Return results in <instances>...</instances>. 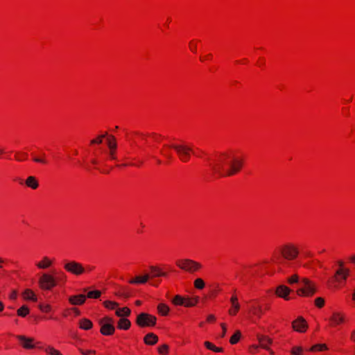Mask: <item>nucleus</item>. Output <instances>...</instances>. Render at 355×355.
<instances>
[{"label":"nucleus","mask_w":355,"mask_h":355,"mask_svg":"<svg viewBox=\"0 0 355 355\" xmlns=\"http://www.w3.org/2000/svg\"><path fill=\"white\" fill-rule=\"evenodd\" d=\"M210 166L219 177L232 176L241 170L243 161L228 153H222L210 164Z\"/></svg>","instance_id":"1"},{"label":"nucleus","mask_w":355,"mask_h":355,"mask_svg":"<svg viewBox=\"0 0 355 355\" xmlns=\"http://www.w3.org/2000/svg\"><path fill=\"white\" fill-rule=\"evenodd\" d=\"M300 284L301 285V288L297 290V293L300 296H312L316 291L313 284L306 278H302Z\"/></svg>","instance_id":"2"},{"label":"nucleus","mask_w":355,"mask_h":355,"mask_svg":"<svg viewBox=\"0 0 355 355\" xmlns=\"http://www.w3.org/2000/svg\"><path fill=\"white\" fill-rule=\"evenodd\" d=\"M176 264L180 268L189 272H193L201 268L199 263L189 259L178 260Z\"/></svg>","instance_id":"3"},{"label":"nucleus","mask_w":355,"mask_h":355,"mask_svg":"<svg viewBox=\"0 0 355 355\" xmlns=\"http://www.w3.org/2000/svg\"><path fill=\"white\" fill-rule=\"evenodd\" d=\"M171 148H173L180 159L183 162H187L190 159V153L193 151L192 148L185 145L173 144L170 146Z\"/></svg>","instance_id":"4"},{"label":"nucleus","mask_w":355,"mask_h":355,"mask_svg":"<svg viewBox=\"0 0 355 355\" xmlns=\"http://www.w3.org/2000/svg\"><path fill=\"white\" fill-rule=\"evenodd\" d=\"M64 268L67 272L77 276L81 275L86 272V269L84 266L75 261L67 262L64 264Z\"/></svg>","instance_id":"5"},{"label":"nucleus","mask_w":355,"mask_h":355,"mask_svg":"<svg viewBox=\"0 0 355 355\" xmlns=\"http://www.w3.org/2000/svg\"><path fill=\"white\" fill-rule=\"evenodd\" d=\"M101 325V333L105 336H110L114 334L115 328L113 325V320L109 317H104L99 320Z\"/></svg>","instance_id":"6"},{"label":"nucleus","mask_w":355,"mask_h":355,"mask_svg":"<svg viewBox=\"0 0 355 355\" xmlns=\"http://www.w3.org/2000/svg\"><path fill=\"white\" fill-rule=\"evenodd\" d=\"M156 320L157 319L155 316L146 313H141L137 315L136 322L141 327H151L156 324Z\"/></svg>","instance_id":"7"},{"label":"nucleus","mask_w":355,"mask_h":355,"mask_svg":"<svg viewBox=\"0 0 355 355\" xmlns=\"http://www.w3.org/2000/svg\"><path fill=\"white\" fill-rule=\"evenodd\" d=\"M38 284L40 287L43 290H51L56 285L55 279L47 273H44L40 277Z\"/></svg>","instance_id":"8"},{"label":"nucleus","mask_w":355,"mask_h":355,"mask_svg":"<svg viewBox=\"0 0 355 355\" xmlns=\"http://www.w3.org/2000/svg\"><path fill=\"white\" fill-rule=\"evenodd\" d=\"M280 253L285 259L292 260L297 257L299 251L295 245L289 243L284 245L280 249Z\"/></svg>","instance_id":"9"},{"label":"nucleus","mask_w":355,"mask_h":355,"mask_svg":"<svg viewBox=\"0 0 355 355\" xmlns=\"http://www.w3.org/2000/svg\"><path fill=\"white\" fill-rule=\"evenodd\" d=\"M349 272L350 270L347 268H338L333 277L334 282L340 283L343 281H346L347 277L349 275Z\"/></svg>","instance_id":"10"},{"label":"nucleus","mask_w":355,"mask_h":355,"mask_svg":"<svg viewBox=\"0 0 355 355\" xmlns=\"http://www.w3.org/2000/svg\"><path fill=\"white\" fill-rule=\"evenodd\" d=\"M292 326L294 330L300 333L304 332L308 328V324L302 317H299L293 321Z\"/></svg>","instance_id":"11"},{"label":"nucleus","mask_w":355,"mask_h":355,"mask_svg":"<svg viewBox=\"0 0 355 355\" xmlns=\"http://www.w3.org/2000/svg\"><path fill=\"white\" fill-rule=\"evenodd\" d=\"M107 146L110 148L109 155L111 159H116V157L114 155L115 150L116 148V143L115 137L112 135H110L107 141Z\"/></svg>","instance_id":"12"},{"label":"nucleus","mask_w":355,"mask_h":355,"mask_svg":"<svg viewBox=\"0 0 355 355\" xmlns=\"http://www.w3.org/2000/svg\"><path fill=\"white\" fill-rule=\"evenodd\" d=\"M291 291V290L288 287L284 285H280L276 289V294L280 297L288 300V295Z\"/></svg>","instance_id":"13"},{"label":"nucleus","mask_w":355,"mask_h":355,"mask_svg":"<svg viewBox=\"0 0 355 355\" xmlns=\"http://www.w3.org/2000/svg\"><path fill=\"white\" fill-rule=\"evenodd\" d=\"M17 338L25 349H33L35 347V345L33 344V338H27L24 336H17Z\"/></svg>","instance_id":"14"},{"label":"nucleus","mask_w":355,"mask_h":355,"mask_svg":"<svg viewBox=\"0 0 355 355\" xmlns=\"http://www.w3.org/2000/svg\"><path fill=\"white\" fill-rule=\"evenodd\" d=\"M86 296L80 294L78 295H73L69 297V301L73 305H81L85 303Z\"/></svg>","instance_id":"15"},{"label":"nucleus","mask_w":355,"mask_h":355,"mask_svg":"<svg viewBox=\"0 0 355 355\" xmlns=\"http://www.w3.org/2000/svg\"><path fill=\"white\" fill-rule=\"evenodd\" d=\"M150 278L149 274H146L143 276H137L135 278L129 280V283L131 284H145Z\"/></svg>","instance_id":"16"},{"label":"nucleus","mask_w":355,"mask_h":355,"mask_svg":"<svg viewBox=\"0 0 355 355\" xmlns=\"http://www.w3.org/2000/svg\"><path fill=\"white\" fill-rule=\"evenodd\" d=\"M257 338L261 347L269 350L268 345L272 343V339L263 335H258Z\"/></svg>","instance_id":"17"},{"label":"nucleus","mask_w":355,"mask_h":355,"mask_svg":"<svg viewBox=\"0 0 355 355\" xmlns=\"http://www.w3.org/2000/svg\"><path fill=\"white\" fill-rule=\"evenodd\" d=\"M345 320V317L340 313H334L332 316L330 318V321L333 325H338Z\"/></svg>","instance_id":"18"},{"label":"nucleus","mask_w":355,"mask_h":355,"mask_svg":"<svg viewBox=\"0 0 355 355\" xmlns=\"http://www.w3.org/2000/svg\"><path fill=\"white\" fill-rule=\"evenodd\" d=\"M158 341V337L153 333H149L144 337V343L146 345H153Z\"/></svg>","instance_id":"19"},{"label":"nucleus","mask_w":355,"mask_h":355,"mask_svg":"<svg viewBox=\"0 0 355 355\" xmlns=\"http://www.w3.org/2000/svg\"><path fill=\"white\" fill-rule=\"evenodd\" d=\"M150 272H151L150 274H149L150 276V278L166 276V272H162L161 270L156 266H150Z\"/></svg>","instance_id":"20"},{"label":"nucleus","mask_w":355,"mask_h":355,"mask_svg":"<svg viewBox=\"0 0 355 355\" xmlns=\"http://www.w3.org/2000/svg\"><path fill=\"white\" fill-rule=\"evenodd\" d=\"M237 297L236 296H232L230 299V301L232 302V306L234 309H230L229 311V313L231 315H235L237 311L239 310L240 306L239 304L237 302Z\"/></svg>","instance_id":"21"},{"label":"nucleus","mask_w":355,"mask_h":355,"mask_svg":"<svg viewBox=\"0 0 355 355\" xmlns=\"http://www.w3.org/2000/svg\"><path fill=\"white\" fill-rule=\"evenodd\" d=\"M51 263L52 261L47 257H44L41 261L36 263V266L40 269H46L51 266Z\"/></svg>","instance_id":"22"},{"label":"nucleus","mask_w":355,"mask_h":355,"mask_svg":"<svg viewBox=\"0 0 355 355\" xmlns=\"http://www.w3.org/2000/svg\"><path fill=\"white\" fill-rule=\"evenodd\" d=\"M26 184L27 187H31L33 189H35L38 187L39 184L36 178L33 176H29L26 180Z\"/></svg>","instance_id":"23"},{"label":"nucleus","mask_w":355,"mask_h":355,"mask_svg":"<svg viewBox=\"0 0 355 355\" xmlns=\"http://www.w3.org/2000/svg\"><path fill=\"white\" fill-rule=\"evenodd\" d=\"M130 322L126 318H121L118 323V327L121 329H128L130 327Z\"/></svg>","instance_id":"24"},{"label":"nucleus","mask_w":355,"mask_h":355,"mask_svg":"<svg viewBox=\"0 0 355 355\" xmlns=\"http://www.w3.org/2000/svg\"><path fill=\"white\" fill-rule=\"evenodd\" d=\"M23 296L26 300H32L33 302L37 301V297L35 293L31 289H26L23 293Z\"/></svg>","instance_id":"25"},{"label":"nucleus","mask_w":355,"mask_h":355,"mask_svg":"<svg viewBox=\"0 0 355 355\" xmlns=\"http://www.w3.org/2000/svg\"><path fill=\"white\" fill-rule=\"evenodd\" d=\"M92 322L91 320L84 318L80 321V327L85 330L90 329L92 327Z\"/></svg>","instance_id":"26"},{"label":"nucleus","mask_w":355,"mask_h":355,"mask_svg":"<svg viewBox=\"0 0 355 355\" xmlns=\"http://www.w3.org/2000/svg\"><path fill=\"white\" fill-rule=\"evenodd\" d=\"M130 314V309L128 307H123L121 309H119L116 311V315L118 317L121 316H128Z\"/></svg>","instance_id":"27"},{"label":"nucleus","mask_w":355,"mask_h":355,"mask_svg":"<svg viewBox=\"0 0 355 355\" xmlns=\"http://www.w3.org/2000/svg\"><path fill=\"white\" fill-rule=\"evenodd\" d=\"M198 297L185 299L184 306L187 307L193 306L198 303Z\"/></svg>","instance_id":"28"},{"label":"nucleus","mask_w":355,"mask_h":355,"mask_svg":"<svg viewBox=\"0 0 355 355\" xmlns=\"http://www.w3.org/2000/svg\"><path fill=\"white\" fill-rule=\"evenodd\" d=\"M158 311L160 314L166 315L169 311V308L164 304H159L157 307Z\"/></svg>","instance_id":"29"},{"label":"nucleus","mask_w":355,"mask_h":355,"mask_svg":"<svg viewBox=\"0 0 355 355\" xmlns=\"http://www.w3.org/2000/svg\"><path fill=\"white\" fill-rule=\"evenodd\" d=\"M29 313V309L27 306L24 305L17 310V315L21 317H26Z\"/></svg>","instance_id":"30"},{"label":"nucleus","mask_w":355,"mask_h":355,"mask_svg":"<svg viewBox=\"0 0 355 355\" xmlns=\"http://www.w3.org/2000/svg\"><path fill=\"white\" fill-rule=\"evenodd\" d=\"M172 302L175 305H184L185 298L180 295H175L172 300Z\"/></svg>","instance_id":"31"},{"label":"nucleus","mask_w":355,"mask_h":355,"mask_svg":"<svg viewBox=\"0 0 355 355\" xmlns=\"http://www.w3.org/2000/svg\"><path fill=\"white\" fill-rule=\"evenodd\" d=\"M205 347L210 349V350H212L215 352H223V348H220V347H217L216 346H214L212 343H211L210 342H208V341H206L205 343Z\"/></svg>","instance_id":"32"},{"label":"nucleus","mask_w":355,"mask_h":355,"mask_svg":"<svg viewBox=\"0 0 355 355\" xmlns=\"http://www.w3.org/2000/svg\"><path fill=\"white\" fill-rule=\"evenodd\" d=\"M241 337V332L236 331V333L230 338V342L231 344L234 345L238 343Z\"/></svg>","instance_id":"33"},{"label":"nucleus","mask_w":355,"mask_h":355,"mask_svg":"<svg viewBox=\"0 0 355 355\" xmlns=\"http://www.w3.org/2000/svg\"><path fill=\"white\" fill-rule=\"evenodd\" d=\"M251 311L252 312V313L255 315H257L259 318L261 317V315L262 313V309L260 306H252L251 307Z\"/></svg>","instance_id":"34"},{"label":"nucleus","mask_w":355,"mask_h":355,"mask_svg":"<svg viewBox=\"0 0 355 355\" xmlns=\"http://www.w3.org/2000/svg\"><path fill=\"white\" fill-rule=\"evenodd\" d=\"M303 352V348L300 346L293 347L291 351L292 355H302Z\"/></svg>","instance_id":"35"},{"label":"nucleus","mask_w":355,"mask_h":355,"mask_svg":"<svg viewBox=\"0 0 355 355\" xmlns=\"http://www.w3.org/2000/svg\"><path fill=\"white\" fill-rule=\"evenodd\" d=\"M116 295L124 298H128L130 295L128 292H127L125 288H122L120 291L116 293Z\"/></svg>","instance_id":"36"},{"label":"nucleus","mask_w":355,"mask_h":355,"mask_svg":"<svg viewBox=\"0 0 355 355\" xmlns=\"http://www.w3.org/2000/svg\"><path fill=\"white\" fill-rule=\"evenodd\" d=\"M327 345H324V344H318V345H313L309 350L310 351H322V350H324V349H327Z\"/></svg>","instance_id":"37"},{"label":"nucleus","mask_w":355,"mask_h":355,"mask_svg":"<svg viewBox=\"0 0 355 355\" xmlns=\"http://www.w3.org/2000/svg\"><path fill=\"white\" fill-rule=\"evenodd\" d=\"M103 304L106 308L110 309H114L119 306L118 303H116L115 302H112V301H105V302H104Z\"/></svg>","instance_id":"38"},{"label":"nucleus","mask_w":355,"mask_h":355,"mask_svg":"<svg viewBox=\"0 0 355 355\" xmlns=\"http://www.w3.org/2000/svg\"><path fill=\"white\" fill-rule=\"evenodd\" d=\"M194 286L198 289H202L205 287V282L202 279L198 278L194 282Z\"/></svg>","instance_id":"39"},{"label":"nucleus","mask_w":355,"mask_h":355,"mask_svg":"<svg viewBox=\"0 0 355 355\" xmlns=\"http://www.w3.org/2000/svg\"><path fill=\"white\" fill-rule=\"evenodd\" d=\"M101 293L99 291H89L87 293V297L97 299L101 296Z\"/></svg>","instance_id":"40"},{"label":"nucleus","mask_w":355,"mask_h":355,"mask_svg":"<svg viewBox=\"0 0 355 355\" xmlns=\"http://www.w3.org/2000/svg\"><path fill=\"white\" fill-rule=\"evenodd\" d=\"M300 281L301 280L300 279V277H298L297 275H293L288 279V282L290 284H295V283L300 284Z\"/></svg>","instance_id":"41"},{"label":"nucleus","mask_w":355,"mask_h":355,"mask_svg":"<svg viewBox=\"0 0 355 355\" xmlns=\"http://www.w3.org/2000/svg\"><path fill=\"white\" fill-rule=\"evenodd\" d=\"M107 136V133L98 136L96 139H92L91 141V144H100L103 141V139L105 138Z\"/></svg>","instance_id":"42"},{"label":"nucleus","mask_w":355,"mask_h":355,"mask_svg":"<svg viewBox=\"0 0 355 355\" xmlns=\"http://www.w3.org/2000/svg\"><path fill=\"white\" fill-rule=\"evenodd\" d=\"M39 309L42 311V312H45V313H47V312H49L51 309V307L50 305L49 304H39Z\"/></svg>","instance_id":"43"},{"label":"nucleus","mask_w":355,"mask_h":355,"mask_svg":"<svg viewBox=\"0 0 355 355\" xmlns=\"http://www.w3.org/2000/svg\"><path fill=\"white\" fill-rule=\"evenodd\" d=\"M315 305L319 308H321L324 304V300L322 297H317L315 300Z\"/></svg>","instance_id":"44"},{"label":"nucleus","mask_w":355,"mask_h":355,"mask_svg":"<svg viewBox=\"0 0 355 355\" xmlns=\"http://www.w3.org/2000/svg\"><path fill=\"white\" fill-rule=\"evenodd\" d=\"M46 352L49 353V354L51 355H62L60 352H58V350L55 349L53 347H49L47 349H46Z\"/></svg>","instance_id":"45"},{"label":"nucleus","mask_w":355,"mask_h":355,"mask_svg":"<svg viewBox=\"0 0 355 355\" xmlns=\"http://www.w3.org/2000/svg\"><path fill=\"white\" fill-rule=\"evenodd\" d=\"M168 349V346L167 345H163L158 348V351L160 354L167 353Z\"/></svg>","instance_id":"46"},{"label":"nucleus","mask_w":355,"mask_h":355,"mask_svg":"<svg viewBox=\"0 0 355 355\" xmlns=\"http://www.w3.org/2000/svg\"><path fill=\"white\" fill-rule=\"evenodd\" d=\"M33 161L35 162H37V163H41V164H46V159H42V158H39V157H34L33 158Z\"/></svg>","instance_id":"47"},{"label":"nucleus","mask_w":355,"mask_h":355,"mask_svg":"<svg viewBox=\"0 0 355 355\" xmlns=\"http://www.w3.org/2000/svg\"><path fill=\"white\" fill-rule=\"evenodd\" d=\"M221 327H222V334H221V337L223 338L225 336V334H226V331H227V329H226V326L225 324L222 323L221 324Z\"/></svg>","instance_id":"48"},{"label":"nucleus","mask_w":355,"mask_h":355,"mask_svg":"<svg viewBox=\"0 0 355 355\" xmlns=\"http://www.w3.org/2000/svg\"><path fill=\"white\" fill-rule=\"evenodd\" d=\"M80 352L84 354V355H88V354H94L95 352L94 351H92V350H83V349H80Z\"/></svg>","instance_id":"49"},{"label":"nucleus","mask_w":355,"mask_h":355,"mask_svg":"<svg viewBox=\"0 0 355 355\" xmlns=\"http://www.w3.org/2000/svg\"><path fill=\"white\" fill-rule=\"evenodd\" d=\"M17 297V292L16 291H12V293L10 294V298L11 300H15Z\"/></svg>","instance_id":"50"},{"label":"nucleus","mask_w":355,"mask_h":355,"mask_svg":"<svg viewBox=\"0 0 355 355\" xmlns=\"http://www.w3.org/2000/svg\"><path fill=\"white\" fill-rule=\"evenodd\" d=\"M337 263H338V265L339 266V268H345L344 267V262L343 261L339 260V261H337Z\"/></svg>","instance_id":"51"},{"label":"nucleus","mask_w":355,"mask_h":355,"mask_svg":"<svg viewBox=\"0 0 355 355\" xmlns=\"http://www.w3.org/2000/svg\"><path fill=\"white\" fill-rule=\"evenodd\" d=\"M215 320V317L214 315H208L207 317V321L209 322H211V321H214Z\"/></svg>","instance_id":"52"},{"label":"nucleus","mask_w":355,"mask_h":355,"mask_svg":"<svg viewBox=\"0 0 355 355\" xmlns=\"http://www.w3.org/2000/svg\"><path fill=\"white\" fill-rule=\"evenodd\" d=\"M191 44V49L193 51V52H196V44Z\"/></svg>","instance_id":"53"},{"label":"nucleus","mask_w":355,"mask_h":355,"mask_svg":"<svg viewBox=\"0 0 355 355\" xmlns=\"http://www.w3.org/2000/svg\"><path fill=\"white\" fill-rule=\"evenodd\" d=\"M349 261L351 262H352L353 263H355V254H354L349 257Z\"/></svg>","instance_id":"54"},{"label":"nucleus","mask_w":355,"mask_h":355,"mask_svg":"<svg viewBox=\"0 0 355 355\" xmlns=\"http://www.w3.org/2000/svg\"><path fill=\"white\" fill-rule=\"evenodd\" d=\"M85 269H86V271H90V270H93V268H94V267L90 266H88L85 267Z\"/></svg>","instance_id":"55"},{"label":"nucleus","mask_w":355,"mask_h":355,"mask_svg":"<svg viewBox=\"0 0 355 355\" xmlns=\"http://www.w3.org/2000/svg\"><path fill=\"white\" fill-rule=\"evenodd\" d=\"M3 304L1 302H0V311H2L3 310Z\"/></svg>","instance_id":"56"},{"label":"nucleus","mask_w":355,"mask_h":355,"mask_svg":"<svg viewBox=\"0 0 355 355\" xmlns=\"http://www.w3.org/2000/svg\"><path fill=\"white\" fill-rule=\"evenodd\" d=\"M164 155L168 159H171V155L169 154V153H166L164 154Z\"/></svg>","instance_id":"57"},{"label":"nucleus","mask_w":355,"mask_h":355,"mask_svg":"<svg viewBox=\"0 0 355 355\" xmlns=\"http://www.w3.org/2000/svg\"><path fill=\"white\" fill-rule=\"evenodd\" d=\"M352 338L355 341V331H354L352 334Z\"/></svg>","instance_id":"58"},{"label":"nucleus","mask_w":355,"mask_h":355,"mask_svg":"<svg viewBox=\"0 0 355 355\" xmlns=\"http://www.w3.org/2000/svg\"><path fill=\"white\" fill-rule=\"evenodd\" d=\"M135 304H136L137 306H139V305H141V301H139V300H137V301H136Z\"/></svg>","instance_id":"59"},{"label":"nucleus","mask_w":355,"mask_h":355,"mask_svg":"<svg viewBox=\"0 0 355 355\" xmlns=\"http://www.w3.org/2000/svg\"><path fill=\"white\" fill-rule=\"evenodd\" d=\"M73 310L74 311H76V313L77 315H78V314L80 313V312H79L76 309H73Z\"/></svg>","instance_id":"60"},{"label":"nucleus","mask_w":355,"mask_h":355,"mask_svg":"<svg viewBox=\"0 0 355 355\" xmlns=\"http://www.w3.org/2000/svg\"><path fill=\"white\" fill-rule=\"evenodd\" d=\"M352 298L355 301V289H354V292L353 293V295H352Z\"/></svg>","instance_id":"61"},{"label":"nucleus","mask_w":355,"mask_h":355,"mask_svg":"<svg viewBox=\"0 0 355 355\" xmlns=\"http://www.w3.org/2000/svg\"><path fill=\"white\" fill-rule=\"evenodd\" d=\"M3 262V261L1 259H0V268H1V267H2L1 263H2Z\"/></svg>","instance_id":"62"},{"label":"nucleus","mask_w":355,"mask_h":355,"mask_svg":"<svg viewBox=\"0 0 355 355\" xmlns=\"http://www.w3.org/2000/svg\"><path fill=\"white\" fill-rule=\"evenodd\" d=\"M4 153V150L3 149H0V155H2Z\"/></svg>","instance_id":"63"},{"label":"nucleus","mask_w":355,"mask_h":355,"mask_svg":"<svg viewBox=\"0 0 355 355\" xmlns=\"http://www.w3.org/2000/svg\"><path fill=\"white\" fill-rule=\"evenodd\" d=\"M211 54H209V55H207L206 56V58H211Z\"/></svg>","instance_id":"64"}]
</instances>
